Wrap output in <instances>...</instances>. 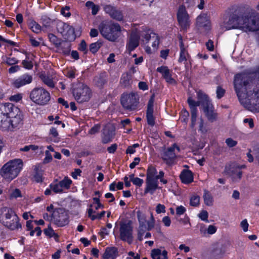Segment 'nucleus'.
Instances as JSON below:
<instances>
[{
    "label": "nucleus",
    "instance_id": "obj_43",
    "mask_svg": "<svg viewBox=\"0 0 259 259\" xmlns=\"http://www.w3.org/2000/svg\"><path fill=\"white\" fill-rule=\"evenodd\" d=\"M147 230L146 225H140L138 229V238L140 241L143 240V236Z\"/></svg>",
    "mask_w": 259,
    "mask_h": 259
},
{
    "label": "nucleus",
    "instance_id": "obj_20",
    "mask_svg": "<svg viewBox=\"0 0 259 259\" xmlns=\"http://www.w3.org/2000/svg\"><path fill=\"white\" fill-rule=\"evenodd\" d=\"M115 128L112 125H106L103 130L102 141L103 144H107L112 141L115 136Z\"/></svg>",
    "mask_w": 259,
    "mask_h": 259
},
{
    "label": "nucleus",
    "instance_id": "obj_22",
    "mask_svg": "<svg viewBox=\"0 0 259 259\" xmlns=\"http://www.w3.org/2000/svg\"><path fill=\"white\" fill-rule=\"evenodd\" d=\"M157 71L161 73L163 77L167 83L171 84H176V81L171 77L170 70L167 66H162L160 67H158Z\"/></svg>",
    "mask_w": 259,
    "mask_h": 259
},
{
    "label": "nucleus",
    "instance_id": "obj_63",
    "mask_svg": "<svg viewBox=\"0 0 259 259\" xmlns=\"http://www.w3.org/2000/svg\"><path fill=\"white\" fill-rule=\"evenodd\" d=\"M156 212L157 213H164L165 212V207L164 205L158 204L156 207Z\"/></svg>",
    "mask_w": 259,
    "mask_h": 259
},
{
    "label": "nucleus",
    "instance_id": "obj_14",
    "mask_svg": "<svg viewBox=\"0 0 259 259\" xmlns=\"http://www.w3.org/2000/svg\"><path fill=\"white\" fill-rule=\"evenodd\" d=\"M119 231L120 239L131 244L133 241V227L131 224L121 223Z\"/></svg>",
    "mask_w": 259,
    "mask_h": 259
},
{
    "label": "nucleus",
    "instance_id": "obj_10",
    "mask_svg": "<svg viewBox=\"0 0 259 259\" xmlns=\"http://www.w3.org/2000/svg\"><path fill=\"white\" fill-rule=\"evenodd\" d=\"M177 18L181 31H186L190 27L191 20L185 5H180L177 13Z\"/></svg>",
    "mask_w": 259,
    "mask_h": 259
},
{
    "label": "nucleus",
    "instance_id": "obj_45",
    "mask_svg": "<svg viewBox=\"0 0 259 259\" xmlns=\"http://www.w3.org/2000/svg\"><path fill=\"white\" fill-rule=\"evenodd\" d=\"M50 187L51 189L56 193H62L63 192V189L59 183L57 184H51L50 185Z\"/></svg>",
    "mask_w": 259,
    "mask_h": 259
},
{
    "label": "nucleus",
    "instance_id": "obj_34",
    "mask_svg": "<svg viewBox=\"0 0 259 259\" xmlns=\"http://www.w3.org/2000/svg\"><path fill=\"white\" fill-rule=\"evenodd\" d=\"M203 198L204 199V203L207 206H210L213 205V197L210 193L208 191L204 190Z\"/></svg>",
    "mask_w": 259,
    "mask_h": 259
},
{
    "label": "nucleus",
    "instance_id": "obj_23",
    "mask_svg": "<svg viewBox=\"0 0 259 259\" xmlns=\"http://www.w3.org/2000/svg\"><path fill=\"white\" fill-rule=\"evenodd\" d=\"M146 188L144 193H150L153 194L155 191L158 189V181L155 179L146 178Z\"/></svg>",
    "mask_w": 259,
    "mask_h": 259
},
{
    "label": "nucleus",
    "instance_id": "obj_8",
    "mask_svg": "<svg viewBox=\"0 0 259 259\" xmlns=\"http://www.w3.org/2000/svg\"><path fill=\"white\" fill-rule=\"evenodd\" d=\"M72 94L78 103H82L90 100L92 97V91L85 84L77 82L73 87Z\"/></svg>",
    "mask_w": 259,
    "mask_h": 259
},
{
    "label": "nucleus",
    "instance_id": "obj_49",
    "mask_svg": "<svg viewBox=\"0 0 259 259\" xmlns=\"http://www.w3.org/2000/svg\"><path fill=\"white\" fill-rule=\"evenodd\" d=\"M187 102L190 108V111H198L197 109L195 108V101L191 97L188 98Z\"/></svg>",
    "mask_w": 259,
    "mask_h": 259
},
{
    "label": "nucleus",
    "instance_id": "obj_27",
    "mask_svg": "<svg viewBox=\"0 0 259 259\" xmlns=\"http://www.w3.org/2000/svg\"><path fill=\"white\" fill-rule=\"evenodd\" d=\"M180 178L182 182L184 184H188L193 181V175L190 170H183L180 175Z\"/></svg>",
    "mask_w": 259,
    "mask_h": 259
},
{
    "label": "nucleus",
    "instance_id": "obj_9",
    "mask_svg": "<svg viewBox=\"0 0 259 259\" xmlns=\"http://www.w3.org/2000/svg\"><path fill=\"white\" fill-rule=\"evenodd\" d=\"M30 100L40 106L47 105L51 99L50 93L42 87L35 88L30 93Z\"/></svg>",
    "mask_w": 259,
    "mask_h": 259
},
{
    "label": "nucleus",
    "instance_id": "obj_56",
    "mask_svg": "<svg viewBox=\"0 0 259 259\" xmlns=\"http://www.w3.org/2000/svg\"><path fill=\"white\" fill-rule=\"evenodd\" d=\"M208 213L206 210H202L201 212L199 214V217L201 220L204 221H206L207 222L208 221Z\"/></svg>",
    "mask_w": 259,
    "mask_h": 259
},
{
    "label": "nucleus",
    "instance_id": "obj_2",
    "mask_svg": "<svg viewBox=\"0 0 259 259\" xmlns=\"http://www.w3.org/2000/svg\"><path fill=\"white\" fill-rule=\"evenodd\" d=\"M22 114L20 109L10 103L0 104V129L13 131L23 124Z\"/></svg>",
    "mask_w": 259,
    "mask_h": 259
},
{
    "label": "nucleus",
    "instance_id": "obj_1",
    "mask_svg": "<svg viewBox=\"0 0 259 259\" xmlns=\"http://www.w3.org/2000/svg\"><path fill=\"white\" fill-rule=\"evenodd\" d=\"M233 85L240 102L248 110L259 112V67L249 73L234 76Z\"/></svg>",
    "mask_w": 259,
    "mask_h": 259
},
{
    "label": "nucleus",
    "instance_id": "obj_62",
    "mask_svg": "<svg viewBox=\"0 0 259 259\" xmlns=\"http://www.w3.org/2000/svg\"><path fill=\"white\" fill-rule=\"evenodd\" d=\"M176 214L178 215H181L183 214L186 211V209L185 207L182 205L177 207L176 209Z\"/></svg>",
    "mask_w": 259,
    "mask_h": 259
},
{
    "label": "nucleus",
    "instance_id": "obj_6",
    "mask_svg": "<svg viewBox=\"0 0 259 259\" xmlns=\"http://www.w3.org/2000/svg\"><path fill=\"white\" fill-rule=\"evenodd\" d=\"M98 28L103 37L110 41H115L121 34V28L117 23L102 22Z\"/></svg>",
    "mask_w": 259,
    "mask_h": 259
},
{
    "label": "nucleus",
    "instance_id": "obj_57",
    "mask_svg": "<svg viewBox=\"0 0 259 259\" xmlns=\"http://www.w3.org/2000/svg\"><path fill=\"white\" fill-rule=\"evenodd\" d=\"M191 126L194 127L195 125L197 117V111H191Z\"/></svg>",
    "mask_w": 259,
    "mask_h": 259
},
{
    "label": "nucleus",
    "instance_id": "obj_47",
    "mask_svg": "<svg viewBox=\"0 0 259 259\" xmlns=\"http://www.w3.org/2000/svg\"><path fill=\"white\" fill-rule=\"evenodd\" d=\"M137 217L140 225H146V217L140 210L137 212Z\"/></svg>",
    "mask_w": 259,
    "mask_h": 259
},
{
    "label": "nucleus",
    "instance_id": "obj_58",
    "mask_svg": "<svg viewBox=\"0 0 259 259\" xmlns=\"http://www.w3.org/2000/svg\"><path fill=\"white\" fill-rule=\"evenodd\" d=\"M189 116V112L186 109H183L182 111V121L186 122L188 120Z\"/></svg>",
    "mask_w": 259,
    "mask_h": 259
},
{
    "label": "nucleus",
    "instance_id": "obj_54",
    "mask_svg": "<svg viewBox=\"0 0 259 259\" xmlns=\"http://www.w3.org/2000/svg\"><path fill=\"white\" fill-rule=\"evenodd\" d=\"M225 142L227 145L230 148L234 147L237 144V142L231 138H227Z\"/></svg>",
    "mask_w": 259,
    "mask_h": 259
},
{
    "label": "nucleus",
    "instance_id": "obj_39",
    "mask_svg": "<svg viewBox=\"0 0 259 259\" xmlns=\"http://www.w3.org/2000/svg\"><path fill=\"white\" fill-rule=\"evenodd\" d=\"M62 189H68L72 183V181L68 177H65L63 180L59 182Z\"/></svg>",
    "mask_w": 259,
    "mask_h": 259
},
{
    "label": "nucleus",
    "instance_id": "obj_51",
    "mask_svg": "<svg viewBox=\"0 0 259 259\" xmlns=\"http://www.w3.org/2000/svg\"><path fill=\"white\" fill-rule=\"evenodd\" d=\"M78 50L87 54L88 50L87 49V45L84 40H82L79 45Z\"/></svg>",
    "mask_w": 259,
    "mask_h": 259
},
{
    "label": "nucleus",
    "instance_id": "obj_31",
    "mask_svg": "<svg viewBox=\"0 0 259 259\" xmlns=\"http://www.w3.org/2000/svg\"><path fill=\"white\" fill-rule=\"evenodd\" d=\"M180 44V57L179 59V62L181 63L184 61H187V56H188V54L184 47V45L183 42L182 37L180 36L179 37Z\"/></svg>",
    "mask_w": 259,
    "mask_h": 259
},
{
    "label": "nucleus",
    "instance_id": "obj_19",
    "mask_svg": "<svg viewBox=\"0 0 259 259\" xmlns=\"http://www.w3.org/2000/svg\"><path fill=\"white\" fill-rule=\"evenodd\" d=\"M154 102V95L151 96L148 101L147 105V109L146 111V118L147 123L153 126L155 124V119L153 116V107Z\"/></svg>",
    "mask_w": 259,
    "mask_h": 259
},
{
    "label": "nucleus",
    "instance_id": "obj_29",
    "mask_svg": "<svg viewBox=\"0 0 259 259\" xmlns=\"http://www.w3.org/2000/svg\"><path fill=\"white\" fill-rule=\"evenodd\" d=\"M132 83V76L128 73H123L120 78V83L124 88H129Z\"/></svg>",
    "mask_w": 259,
    "mask_h": 259
},
{
    "label": "nucleus",
    "instance_id": "obj_11",
    "mask_svg": "<svg viewBox=\"0 0 259 259\" xmlns=\"http://www.w3.org/2000/svg\"><path fill=\"white\" fill-rule=\"evenodd\" d=\"M56 28L58 32L61 34L66 40L72 41L75 39L74 29L69 24L59 21L57 23Z\"/></svg>",
    "mask_w": 259,
    "mask_h": 259
},
{
    "label": "nucleus",
    "instance_id": "obj_48",
    "mask_svg": "<svg viewBox=\"0 0 259 259\" xmlns=\"http://www.w3.org/2000/svg\"><path fill=\"white\" fill-rule=\"evenodd\" d=\"M44 232L46 236H48L50 237L53 236L58 237V236L55 233L54 231L50 226H49L48 228L45 229L44 230Z\"/></svg>",
    "mask_w": 259,
    "mask_h": 259
},
{
    "label": "nucleus",
    "instance_id": "obj_44",
    "mask_svg": "<svg viewBox=\"0 0 259 259\" xmlns=\"http://www.w3.org/2000/svg\"><path fill=\"white\" fill-rule=\"evenodd\" d=\"M200 204V197L197 195L192 196L190 200V204L194 207L198 206Z\"/></svg>",
    "mask_w": 259,
    "mask_h": 259
},
{
    "label": "nucleus",
    "instance_id": "obj_55",
    "mask_svg": "<svg viewBox=\"0 0 259 259\" xmlns=\"http://www.w3.org/2000/svg\"><path fill=\"white\" fill-rule=\"evenodd\" d=\"M217 97L218 99L222 98L225 95V90L221 87L218 86L217 89Z\"/></svg>",
    "mask_w": 259,
    "mask_h": 259
},
{
    "label": "nucleus",
    "instance_id": "obj_30",
    "mask_svg": "<svg viewBox=\"0 0 259 259\" xmlns=\"http://www.w3.org/2000/svg\"><path fill=\"white\" fill-rule=\"evenodd\" d=\"M151 256L152 259H160V256L163 257V259H167V252L165 250H161L160 249H154L151 251Z\"/></svg>",
    "mask_w": 259,
    "mask_h": 259
},
{
    "label": "nucleus",
    "instance_id": "obj_36",
    "mask_svg": "<svg viewBox=\"0 0 259 259\" xmlns=\"http://www.w3.org/2000/svg\"><path fill=\"white\" fill-rule=\"evenodd\" d=\"M102 45L103 42L100 40H98L96 42L91 44L90 45L89 50L93 54H95L98 51Z\"/></svg>",
    "mask_w": 259,
    "mask_h": 259
},
{
    "label": "nucleus",
    "instance_id": "obj_42",
    "mask_svg": "<svg viewBox=\"0 0 259 259\" xmlns=\"http://www.w3.org/2000/svg\"><path fill=\"white\" fill-rule=\"evenodd\" d=\"M157 173L156 168L152 166H149L147 171V178L149 179H155V175Z\"/></svg>",
    "mask_w": 259,
    "mask_h": 259
},
{
    "label": "nucleus",
    "instance_id": "obj_64",
    "mask_svg": "<svg viewBox=\"0 0 259 259\" xmlns=\"http://www.w3.org/2000/svg\"><path fill=\"white\" fill-rule=\"evenodd\" d=\"M23 67L28 69H31L33 68L32 62L30 61L23 60L22 62Z\"/></svg>",
    "mask_w": 259,
    "mask_h": 259
},
{
    "label": "nucleus",
    "instance_id": "obj_46",
    "mask_svg": "<svg viewBox=\"0 0 259 259\" xmlns=\"http://www.w3.org/2000/svg\"><path fill=\"white\" fill-rule=\"evenodd\" d=\"M41 23L43 26L48 28L51 26L52 21L49 17L44 16L41 18Z\"/></svg>",
    "mask_w": 259,
    "mask_h": 259
},
{
    "label": "nucleus",
    "instance_id": "obj_21",
    "mask_svg": "<svg viewBox=\"0 0 259 259\" xmlns=\"http://www.w3.org/2000/svg\"><path fill=\"white\" fill-rule=\"evenodd\" d=\"M206 105V106L203 109V112L207 120L211 122L217 121L218 118V114L214 110L211 102Z\"/></svg>",
    "mask_w": 259,
    "mask_h": 259
},
{
    "label": "nucleus",
    "instance_id": "obj_35",
    "mask_svg": "<svg viewBox=\"0 0 259 259\" xmlns=\"http://www.w3.org/2000/svg\"><path fill=\"white\" fill-rule=\"evenodd\" d=\"M39 77L42 81L50 88H53L54 87V83L53 80L49 76L45 74H41L40 75Z\"/></svg>",
    "mask_w": 259,
    "mask_h": 259
},
{
    "label": "nucleus",
    "instance_id": "obj_38",
    "mask_svg": "<svg viewBox=\"0 0 259 259\" xmlns=\"http://www.w3.org/2000/svg\"><path fill=\"white\" fill-rule=\"evenodd\" d=\"M48 37L50 41L54 45L56 48H59L61 45V39L58 38L54 34L50 33L48 34Z\"/></svg>",
    "mask_w": 259,
    "mask_h": 259
},
{
    "label": "nucleus",
    "instance_id": "obj_32",
    "mask_svg": "<svg viewBox=\"0 0 259 259\" xmlns=\"http://www.w3.org/2000/svg\"><path fill=\"white\" fill-rule=\"evenodd\" d=\"M61 42V45L57 48L60 52H61L65 55H68L71 50V44L67 41Z\"/></svg>",
    "mask_w": 259,
    "mask_h": 259
},
{
    "label": "nucleus",
    "instance_id": "obj_18",
    "mask_svg": "<svg viewBox=\"0 0 259 259\" xmlns=\"http://www.w3.org/2000/svg\"><path fill=\"white\" fill-rule=\"evenodd\" d=\"M32 76L27 73L24 74L14 79L12 84L13 87L19 89L23 86L30 83L32 81Z\"/></svg>",
    "mask_w": 259,
    "mask_h": 259
},
{
    "label": "nucleus",
    "instance_id": "obj_41",
    "mask_svg": "<svg viewBox=\"0 0 259 259\" xmlns=\"http://www.w3.org/2000/svg\"><path fill=\"white\" fill-rule=\"evenodd\" d=\"M110 17L117 21H121L123 19V15L121 11L116 10L113 11V13L110 15Z\"/></svg>",
    "mask_w": 259,
    "mask_h": 259
},
{
    "label": "nucleus",
    "instance_id": "obj_60",
    "mask_svg": "<svg viewBox=\"0 0 259 259\" xmlns=\"http://www.w3.org/2000/svg\"><path fill=\"white\" fill-rule=\"evenodd\" d=\"M22 98V96L20 94H17L13 96H11L9 99L11 101L18 102L20 101Z\"/></svg>",
    "mask_w": 259,
    "mask_h": 259
},
{
    "label": "nucleus",
    "instance_id": "obj_16",
    "mask_svg": "<svg viewBox=\"0 0 259 259\" xmlns=\"http://www.w3.org/2000/svg\"><path fill=\"white\" fill-rule=\"evenodd\" d=\"M140 35L137 30L132 31L130 37H128L126 48L130 52L134 51L139 45V40Z\"/></svg>",
    "mask_w": 259,
    "mask_h": 259
},
{
    "label": "nucleus",
    "instance_id": "obj_52",
    "mask_svg": "<svg viewBox=\"0 0 259 259\" xmlns=\"http://www.w3.org/2000/svg\"><path fill=\"white\" fill-rule=\"evenodd\" d=\"M22 197L21 192L19 189H14L10 194V197L11 198H17Z\"/></svg>",
    "mask_w": 259,
    "mask_h": 259
},
{
    "label": "nucleus",
    "instance_id": "obj_12",
    "mask_svg": "<svg viewBox=\"0 0 259 259\" xmlns=\"http://www.w3.org/2000/svg\"><path fill=\"white\" fill-rule=\"evenodd\" d=\"M53 223L58 227H63L69 223V216L62 208H57L52 214Z\"/></svg>",
    "mask_w": 259,
    "mask_h": 259
},
{
    "label": "nucleus",
    "instance_id": "obj_17",
    "mask_svg": "<svg viewBox=\"0 0 259 259\" xmlns=\"http://www.w3.org/2000/svg\"><path fill=\"white\" fill-rule=\"evenodd\" d=\"M177 149L180 151V148L174 144L171 147H169L166 150L164 151L161 154L162 159L167 164H172L176 157L175 153V149Z\"/></svg>",
    "mask_w": 259,
    "mask_h": 259
},
{
    "label": "nucleus",
    "instance_id": "obj_15",
    "mask_svg": "<svg viewBox=\"0 0 259 259\" xmlns=\"http://www.w3.org/2000/svg\"><path fill=\"white\" fill-rule=\"evenodd\" d=\"M242 167H244V166L240 167L235 165H230L225 167V172L231 177L233 181L237 182L241 179L242 177V172L241 170Z\"/></svg>",
    "mask_w": 259,
    "mask_h": 259
},
{
    "label": "nucleus",
    "instance_id": "obj_53",
    "mask_svg": "<svg viewBox=\"0 0 259 259\" xmlns=\"http://www.w3.org/2000/svg\"><path fill=\"white\" fill-rule=\"evenodd\" d=\"M5 62L10 66L15 65L19 62V61L15 58L7 57Z\"/></svg>",
    "mask_w": 259,
    "mask_h": 259
},
{
    "label": "nucleus",
    "instance_id": "obj_7",
    "mask_svg": "<svg viewBox=\"0 0 259 259\" xmlns=\"http://www.w3.org/2000/svg\"><path fill=\"white\" fill-rule=\"evenodd\" d=\"M242 24L244 31H255L259 29V14L248 5H246Z\"/></svg>",
    "mask_w": 259,
    "mask_h": 259
},
{
    "label": "nucleus",
    "instance_id": "obj_24",
    "mask_svg": "<svg viewBox=\"0 0 259 259\" xmlns=\"http://www.w3.org/2000/svg\"><path fill=\"white\" fill-rule=\"evenodd\" d=\"M94 82L96 86L100 89L103 88L107 83V74L106 72H102L96 76L94 78Z\"/></svg>",
    "mask_w": 259,
    "mask_h": 259
},
{
    "label": "nucleus",
    "instance_id": "obj_25",
    "mask_svg": "<svg viewBox=\"0 0 259 259\" xmlns=\"http://www.w3.org/2000/svg\"><path fill=\"white\" fill-rule=\"evenodd\" d=\"M197 98L198 101H195V108L200 105H201L203 107V110L206 106V105H208V103H210V100L207 95L205 94H203L201 92H198L197 93Z\"/></svg>",
    "mask_w": 259,
    "mask_h": 259
},
{
    "label": "nucleus",
    "instance_id": "obj_33",
    "mask_svg": "<svg viewBox=\"0 0 259 259\" xmlns=\"http://www.w3.org/2000/svg\"><path fill=\"white\" fill-rule=\"evenodd\" d=\"M42 175L43 171L39 167V166H35L34 168V174L32 177L33 180L37 183L42 182L43 181Z\"/></svg>",
    "mask_w": 259,
    "mask_h": 259
},
{
    "label": "nucleus",
    "instance_id": "obj_40",
    "mask_svg": "<svg viewBox=\"0 0 259 259\" xmlns=\"http://www.w3.org/2000/svg\"><path fill=\"white\" fill-rule=\"evenodd\" d=\"M29 26L32 31L36 33H39L41 31L40 25L34 21H32L29 23Z\"/></svg>",
    "mask_w": 259,
    "mask_h": 259
},
{
    "label": "nucleus",
    "instance_id": "obj_3",
    "mask_svg": "<svg viewBox=\"0 0 259 259\" xmlns=\"http://www.w3.org/2000/svg\"><path fill=\"white\" fill-rule=\"evenodd\" d=\"M246 4L234 5L229 8L227 18L224 21L223 27L226 30L237 29L242 30L243 15L245 14Z\"/></svg>",
    "mask_w": 259,
    "mask_h": 259
},
{
    "label": "nucleus",
    "instance_id": "obj_37",
    "mask_svg": "<svg viewBox=\"0 0 259 259\" xmlns=\"http://www.w3.org/2000/svg\"><path fill=\"white\" fill-rule=\"evenodd\" d=\"M156 35V33L150 29L145 31L144 34H141L145 38V40H143V41H145L146 44L148 43L151 38H154Z\"/></svg>",
    "mask_w": 259,
    "mask_h": 259
},
{
    "label": "nucleus",
    "instance_id": "obj_28",
    "mask_svg": "<svg viewBox=\"0 0 259 259\" xmlns=\"http://www.w3.org/2000/svg\"><path fill=\"white\" fill-rule=\"evenodd\" d=\"M118 256V250L115 247H107L103 255V259H115Z\"/></svg>",
    "mask_w": 259,
    "mask_h": 259
},
{
    "label": "nucleus",
    "instance_id": "obj_13",
    "mask_svg": "<svg viewBox=\"0 0 259 259\" xmlns=\"http://www.w3.org/2000/svg\"><path fill=\"white\" fill-rule=\"evenodd\" d=\"M120 102L125 109L132 110L136 108L138 104V98L133 93L123 94L121 97Z\"/></svg>",
    "mask_w": 259,
    "mask_h": 259
},
{
    "label": "nucleus",
    "instance_id": "obj_50",
    "mask_svg": "<svg viewBox=\"0 0 259 259\" xmlns=\"http://www.w3.org/2000/svg\"><path fill=\"white\" fill-rule=\"evenodd\" d=\"M38 149V146L34 145H29L25 146L24 147L20 149V151L27 152L30 150L35 151Z\"/></svg>",
    "mask_w": 259,
    "mask_h": 259
},
{
    "label": "nucleus",
    "instance_id": "obj_59",
    "mask_svg": "<svg viewBox=\"0 0 259 259\" xmlns=\"http://www.w3.org/2000/svg\"><path fill=\"white\" fill-rule=\"evenodd\" d=\"M69 9L70 8L68 6L63 7L61 10V13L63 16L68 17L71 15V14L69 11Z\"/></svg>",
    "mask_w": 259,
    "mask_h": 259
},
{
    "label": "nucleus",
    "instance_id": "obj_26",
    "mask_svg": "<svg viewBox=\"0 0 259 259\" xmlns=\"http://www.w3.org/2000/svg\"><path fill=\"white\" fill-rule=\"evenodd\" d=\"M196 24L199 27H203L206 29L210 28V22L207 18V15L203 13L201 14L196 19Z\"/></svg>",
    "mask_w": 259,
    "mask_h": 259
},
{
    "label": "nucleus",
    "instance_id": "obj_61",
    "mask_svg": "<svg viewBox=\"0 0 259 259\" xmlns=\"http://www.w3.org/2000/svg\"><path fill=\"white\" fill-rule=\"evenodd\" d=\"M45 155L46 157L44 159V163H48L51 162L52 160V156L51 153H50L49 151H46L45 152Z\"/></svg>",
    "mask_w": 259,
    "mask_h": 259
},
{
    "label": "nucleus",
    "instance_id": "obj_5",
    "mask_svg": "<svg viewBox=\"0 0 259 259\" xmlns=\"http://www.w3.org/2000/svg\"><path fill=\"white\" fill-rule=\"evenodd\" d=\"M19 218L11 208L4 207L0 209V222L11 230L21 228Z\"/></svg>",
    "mask_w": 259,
    "mask_h": 259
},
{
    "label": "nucleus",
    "instance_id": "obj_4",
    "mask_svg": "<svg viewBox=\"0 0 259 259\" xmlns=\"http://www.w3.org/2000/svg\"><path fill=\"white\" fill-rule=\"evenodd\" d=\"M23 165V161L20 159L10 160L0 169V175L5 180L10 182L18 176Z\"/></svg>",
    "mask_w": 259,
    "mask_h": 259
}]
</instances>
